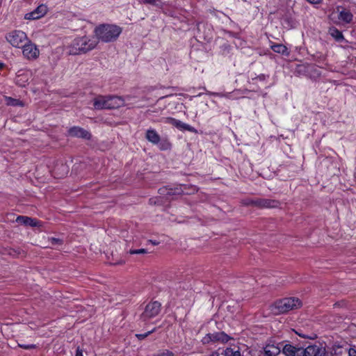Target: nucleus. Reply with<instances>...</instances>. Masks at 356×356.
<instances>
[{
	"mask_svg": "<svg viewBox=\"0 0 356 356\" xmlns=\"http://www.w3.org/2000/svg\"><path fill=\"white\" fill-rule=\"evenodd\" d=\"M189 188H191L193 192L197 191V188L195 186L183 184L174 188L163 186L159 189L158 193L164 197L165 202H171L176 200L178 196L184 194L185 191Z\"/></svg>",
	"mask_w": 356,
	"mask_h": 356,
	"instance_id": "nucleus-4",
	"label": "nucleus"
},
{
	"mask_svg": "<svg viewBox=\"0 0 356 356\" xmlns=\"http://www.w3.org/2000/svg\"><path fill=\"white\" fill-rule=\"evenodd\" d=\"M328 33L337 42H342L344 40L342 32L335 26L330 27Z\"/></svg>",
	"mask_w": 356,
	"mask_h": 356,
	"instance_id": "nucleus-23",
	"label": "nucleus"
},
{
	"mask_svg": "<svg viewBox=\"0 0 356 356\" xmlns=\"http://www.w3.org/2000/svg\"><path fill=\"white\" fill-rule=\"evenodd\" d=\"M153 356H175V353L168 349H163Z\"/></svg>",
	"mask_w": 356,
	"mask_h": 356,
	"instance_id": "nucleus-27",
	"label": "nucleus"
},
{
	"mask_svg": "<svg viewBox=\"0 0 356 356\" xmlns=\"http://www.w3.org/2000/svg\"><path fill=\"white\" fill-rule=\"evenodd\" d=\"M128 253L130 254H146L147 253V249L140 248V249H130L128 251Z\"/></svg>",
	"mask_w": 356,
	"mask_h": 356,
	"instance_id": "nucleus-30",
	"label": "nucleus"
},
{
	"mask_svg": "<svg viewBox=\"0 0 356 356\" xmlns=\"http://www.w3.org/2000/svg\"><path fill=\"white\" fill-rule=\"evenodd\" d=\"M67 135L71 137L79 138L85 140H90L92 138V135L88 131L77 126L70 127L67 131Z\"/></svg>",
	"mask_w": 356,
	"mask_h": 356,
	"instance_id": "nucleus-13",
	"label": "nucleus"
},
{
	"mask_svg": "<svg viewBox=\"0 0 356 356\" xmlns=\"http://www.w3.org/2000/svg\"><path fill=\"white\" fill-rule=\"evenodd\" d=\"M271 49L275 53H278L286 56H288L290 54L288 48L282 44H274L271 46Z\"/></svg>",
	"mask_w": 356,
	"mask_h": 356,
	"instance_id": "nucleus-24",
	"label": "nucleus"
},
{
	"mask_svg": "<svg viewBox=\"0 0 356 356\" xmlns=\"http://www.w3.org/2000/svg\"><path fill=\"white\" fill-rule=\"evenodd\" d=\"M161 311V303L157 300L151 301L146 305L143 312L140 316L143 322H147L156 317Z\"/></svg>",
	"mask_w": 356,
	"mask_h": 356,
	"instance_id": "nucleus-7",
	"label": "nucleus"
},
{
	"mask_svg": "<svg viewBox=\"0 0 356 356\" xmlns=\"http://www.w3.org/2000/svg\"><path fill=\"white\" fill-rule=\"evenodd\" d=\"M267 78H268V75H266L264 74H261L256 77L257 79H259L261 81H266Z\"/></svg>",
	"mask_w": 356,
	"mask_h": 356,
	"instance_id": "nucleus-38",
	"label": "nucleus"
},
{
	"mask_svg": "<svg viewBox=\"0 0 356 356\" xmlns=\"http://www.w3.org/2000/svg\"><path fill=\"white\" fill-rule=\"evenodd\" d=\"M8 42L15 47H22L28 40L26 34L19 30H15L6 35Z\"/></svg>",
	"mask_w": 356,
	"mask_h": 356,
	"instance_id": "nucleus-8",
	"label": "nucleus"
},
{
	"mask_svg": "<svg viewBox=\"0 0 356 356\" xmlns=\"http://www.w3.org/2000/svg\"><path fill=\"white\" fill-rule=\"evenodd\" d=\"M145 138L158 146L161 151L170 150L172 148V143L168 137H161L156 131L154 129H149L146 131Z\"/></svg>",
	"mask_w": 356,
	"mask_h": 356,
	"instance_id": "nucleus-5",
	"label": "nucleus"
},
{
	"mask_svg": "<svg viewBox=\"0 0 356 356\" xmlns=\"http://www.w3.org/2000/svg\"><path fill=\"white\" fill-rule=\"evenodd\" d=\"M280 206V201L266 198H254L253 207L259 209L277 208Z\"/></svg>",
	"mask_w": 356,
	"mask_h": 356,
	"instance_id": "nucleus-11",
	"label": "nucleus"
},
{
	"mask_svg": "<svg viewBox=\"0 0 356 356\" xmlns=\"http://www.w3.org/2000/svg\"><path fill=\"white\" fill-rule=\"evenodd\" d=\"M283 346L284 341L276 343L270 340L264 348V355L266 356H277L281 351L282 352Z\"/></svg>",
	"mask_w": 356,
	"mask_h": 356,
	"instance_id": "nucleus-12",
	"label": "nucleus"
},
{
	"mask_svg": "<svg viewBox=\"0 0 356 356\" xmlns=\"http://www.w3.org/2000/svg\"><path fill=\"white\" fill-rule=\"evenodd\" d=\"M225 33L226 34H227L228 35L231 36V37H233V38H237L238 36V34L236 33H234L232 31H225Z\"/></svg>",
	"mask_w": 356,
	"mask_h": 356,
	"instance_id": "nucleus-39",
	"label": "nucleus"
},
{
	"mask_svg": "<svg viewBox=\"0 0 356 356\" xmlns=\"http://www.w3.org/2000/svg\"><path fill=\"white\" fill-rule=\"evenodd\" d=\"M107 98L109 109H115L124 106V101L126 99H129V96L124 98L117 95H107Z\"/></svg>",
	"mask_w": 356,
	"mask_h": 356,
	"instance_id": "nucleus-19",
	"label": "nucleus"
},
{
	"mask_svg": "<svg viewBox=\"0 0 356 356\" xmlns=\"http://www.w3.org/2000/svg\"><path fill=\"white\" fill-rule=\"evenodd\" d=\"M339 349H341V348L339 347L337 349H336L334 350V354L335 355H341L342 353V350H340L339 351H338Z\"/></svg>",
	"mask_w": 356,
	"mask_h": 356,
	"instance_id": "nucleus-44",
	"label": "nucleus"
},
{
	"mask_svg": "<svg viewBox=\"0 0 356 356\" xmlns=\"http://www.w3.org/2000/svg\"><path fill=\"white\" fill-rule=\"evenodd\" d=\"M23 48V55L29 59H35L39 56V49L37 46L30 41L24 43L22 47Z\"/></svg>",
	"mask_w": 356,
	"mask_h": 356,
	"instance_id": "nucleus-15",
	"label": "nucleus"
},
{
	"mask_svg": "<svg viewBox=\"0 0 356 356\" xmlns=\"http://www.w3.org/2000/svg\"><path fill=\"white\" fill-rule=\"evenodd\" d=\"M283 26L287 29H294L297 26V21L290 10H287L281 17Z\"/></svg>",
	"mask_w": 356,
	"mask_h": 356,
	"instance_id": "nucleus-18",
	"label": "nucleus"
},
{
	"mask_svg": "<svg viewBox=\"0 0 356 356\" xmlns=\"http://www.w3.org/2000/svg\"><path fill=\"white\" fill-rule=\"evenodd\" d=\"M234 339L233 337H230L223 331L214 332L213 333L207 334L201 340V342L204 345L213 344V343H221L225 344L229 341Z\"/></svg>",
	"mask_w": 356,
	"mask_h": 356,
	"instance_id": "nucleus-6",
	"label": "nucleus"
},
{
	"mask_svg": "<svg viewBox=\"0 0 356 356\" xmlns=\"http://www.w3.org/2000/svg\"><path fill=\"white\" fill-rule=\"evenodd\" d=\"M156 327H154V328H153L152 330L148 331V332H145V333H144V334H136V337L138 340H140V341L143 340V339H145L146 337H147L149 334H151L154 333V332L156 331Z\"/></svg>",
	"mask_w": 356,
	"mask_h": 356,
	"instance_id": "nucleus-29",
	"label": "nucleus"
},
{
	"mask_svg": "<svg viewBox=\"0 0 356 356\" xmlns=\"http://www.w3.org/2000/svg\"><path fill=\"white\" fill-rule=\"evenodd\" d=\"M3 254L11 256L14 258L19 257L24 254V251L19 248H5Z\"/></svg>",
	"mask_w": 356,
	"mask_h": 356,
	"instance_id": "nucleus-25",
	"label": "nucleus"
},
{
	"mask_svg": "<svg viewBox=\"0 0 356 356\" xmlns=\"http://www.w3.org/2000/svg\"><path fill=\"white\" fill-rule=\"evenodd\" d=\"M345 353H348V356H356V349L355 347L346 348H344Z\"/></svg>",
	"mask_w": 356,
	"mask_h": 356,
	"instance_id": "nucleus-31",
	"label": "nucleus"
},
{
	"mask_svg": "<svg viewBox=\"0 0 356 356\" xmlns=\"http://www.w3.org/2000/svg\"><path fill=\"white\" fill-rule=\"evenodd\" d=\"M302 305L298 298H285L276 300L270 305V310L274 315H280L291 310L298 309Z\"/></svg>",
	"mask_w": 356,
	"mask_h": 356,
	"instance_id": "nucleus-3",
	"label": "nucleus"
},
{
	"mask_svg": "<svg viewBox=\"0 0 356 356\" xmlns=\"http://www.w3.org/2000/svg\"><path fill=\"white\" fill-rule=\"evenodd\" d=\"M149 242L152 243L154 245H157L159 243L156 241H152V240H149Z\"/></svg>",
	"mask_w": 356,
	"mask_h": 356,
	"instance_id": "nucleus-47",
	"label": "nucleus"
},
{
	"mask_svg": "<svg viewBox=\"0 0 356 356\" xmlns=\"http://www.w3.org/2000/svg\"><path fill=\"white\" fill-rule=\"evenodd\" d=\"M60 168H62V170L63 172V175H67V172H68V168L66 165H64V164H62L60 165Z\"/></svg>",
	"mask_w": 356,
	"mask_h": 356,
	"instance_id": "nucleus-40",
	"label": "nucleus"
},
{
	"mask_svg": "<svg viewBox=\"0 0 356 356\" xmlns=\"http://www.w3.org/2000/svg\"><path fill=\"white\" fill-rule=\"evenodd\" d=\"M9 100H10L9 104L13 105V106H17V102H19L18 99H13V98H11V97L9 98Z\"/></svg>",
	"mask_w": 356,
	"mask_h": 356,
	"instance_id": "nucleus-41",
	"label": "nucleus"
},
{
	"mask_svg": "<svg viewBox=\"0 0 356 356\" xmlns=\"http://www.w3.org/2000/svg\"><path fill=\"white\" fill-rule=\"evenodd\" d=\"M15 221L19 224L32 227L38 226L40 223L38 220L25 216H18Z\"/></svg>",
	"mask_w": 356,
	"mask_h": 356,
	"instance_id": "nucleus-21",
	"label": "nucleus"
},
{
	"mask_svg": "<svg viewBox=\"0 0 356 356\" xmlns=\"http://www.w3.org/2000/svg\"><path fill=\"white\" fill-rule=\"evenodd\" d=\"M122 31V28L115 24H101L95 28L93 33L95 36V39L98 42L108 43L115 41L120 36Z\"/></svg>",
	"mask_w": 356,
	"mask_h": 356,
	"instance_id": "nucleus-1",
	"label": "nucleus"
},
{
	"mask_svg": "<svg viewBox=\"0 0 356 356\" xmlns=\"http://www.w3.org/2000/svg\"><path fill=\"white\" fill-rule=\"evenodd\" d=\"M221 355L222 356H243L240 348L236 346L227 347L222 350Z\"/></svg>",
	"mask_w": 356,
	"mask_h": 356,
	"instance_id": "nucleus-22",
	"label": "nucleus"
},
{
	"mask_svg": "<svg viewBox=\"0 0 356 356\" xmlns=\"http://www.w3.org/2000/svg\"><path fill=\"white\" fill-rule=\"evenodd\" d=\"M165 203L164 197L160 195L158 197H153L149 199V204L150 205L161 206Z\"/></svg>",
	"mask_w": 356,
	"mask_h": 356,
	"instance_id": "nucleus-26",
	"label": "nucleus"
},
{
	"mask_svg": "<svg viewBox=\"0 0 356 356\" xmlns=\"http://www.w3.org/2000/svg\"><path fill=\"white\" fill-rule=\"evenodd\" d=\"M254 198H247L243 201V204L245 206H252L253 207Z\"/></svg>",
	"mask_w": 356,
	"mask_h": 356,
	"instance_id": "nucleus-36",
	"label": "nucleus"
},
{
	"mask_svg": "<svg viewBox=\"0 0 356 356\" xmlns=\"http://www.w3.org/2000/svg\"><path fill=\"white\" fill-rule=\"evenodd\" d=\"M6 67L5 63L0 61V70L3 69Z\"/></svg>",
	"mask_w": 356,
	"mask_h": 356,
	"instance_id": "nucleus-45",
	"label": "nucleus"
},
{
	"mask_svg": "<svg viewBox=\"0 0 356 356\" xmlns=\"http://www.w3.org/2000/svg\"><path fill=\"white\" fill-rule=\"evenodd\" d=\"M294 332L296 334H298V336H300V337H302L303 339H315L317 337L315 334H313L312 335H310V336L307 335V334H305L302 333V330L300 329L295 330Z\"/></svg>",
	"mask_w": 356,
	"mask_h": 356,
	"instance_id": "nucleus-28",
	"label": "nucleus"
},
{
	"mask_svg": "<svg viewBox=\"0 0 356 356\" xmlns=\"http://www.w3.org/2000/svg\"><path fill=\"white\" fill-rule=\"evenodd\" d=\"M93 106L97 110L109 109L107 96L99 95L95 98Z\"/></svg>",
	"mask_w": 356,
	"mask_h": 356,
	"instance_id": "nucleus-20",
	"label": "nucleus"
},
{
	"mask_svg": "<svg viewBox=\"0 0 356 356\" xmlns=\"http://www.w3.org/2000/svg\"><path fill=\"white\" fill-rule=\"evenodd\" d=\"M98 44V41L89 36L77 37L67 47L70 55H81L93 50Z\"/></svg>",
	"mask_w": 356,
	"mask_h": 356,
	"instance_id": "nucleus-2",
	"label": "nucleus"
},
{
	"mask_svg": "<svg viewBox=\"0 0 356 356\" xmlns=\"http://www.w3.org/2000/svg\"><path fill=\"white\" fill-rule=\"evenodd\" d=\"M165 122L173 125L180 131H188L191 133H197V129L195 127L175 118H167Z\"/></svg>",
	"mask_w": 356,
	"mask_h": 356,
	"instance_id": "nucleus-16",
	"label": "nucleus"
},
{
	"mask_svg": "<svg viewBox=\"0 0 356 356\" xmlns=\"http://www.w3.org/2000/svg\"><path fill=\"white\" fill-rule=\"evenodd\" d=\"M140 2L144 3V4H149L154 6L156 5V0H139Z\"/></svg>",
	"mask_w": 356,
	"mask_h": 356,
	"instance_id": "nucleus-37",
	"label": "nucleus"
},
{
	"mask_svg": "<svg viewBox=\"0 0 356 356\" xmlns=\"http://www.w3.org/2000/svg\"><path fill=\"white\" fill-rule=\"evenodd\" d=\"M213 95L214 96H218V97H222V94H220V93H213Z\"/></svg>",
	"mask_w": 356,
	"mask_h": 356,
	"instance_id": "nucleus-46",
	"label": "nucleus"
},
{
	"mask_svg": "<svg viewBox=\"0 0 356 356\" xmlns=\"http://www.w3.org/2000/svg\"><path fill=\"white\" fill-rule=\"evenodd\" d=\"M222 47L224 48L225 50H227V51L229 52L230 49H231V46L228 44H224L222 45Z\"/></svg>",
	"mask_w": 356,
	"mask_h": 356,
	"instance_id": "nucleus-43",
	"label": "nucleus"
},
{
	"mask_svg": "<svg viewBox=\"0 0 356 356\" xmlns=\"http://www.w3.org/2000/svg\"><path fill=\"white\" fill-rule=\"evenodd\" d=\"M309 3L314 6V7L318 8V5H321L323 2V0H305Z\"/></svg>",
	"mask_w": 356,
	"mask_h": 356,
	"instance_id": "nucleus-34",
	"label": "nucleus"
},
{
	"mask_svg": "<svg viewBox=\"0 0 356 356\" xmlns=\"http://www.w3.org/2000/svg\"><path fill=\"white\" fill-rule=\"evenodd\" d=\"M47 12V7L41 4L38 6L32 12L28 13L25 15L24 18L29 20L38 19L43 17Z\"/></svg>",
	"mask_w": 356,
	"mask_h": 356,
	"instance_id": "nucleus-17",
	"label": "nucleus"
},
{
	"mask_svg": "<svg viewBox=\"0 0 356 356\" xmlns=\"http://www.w3.org/2000/svg\"><path fill=\"white\" fill-rule=\"evenodd\" d=\"M314 72L316 75L318 76H320L321 73L319 72V71L317 70V68L314 66V65H309L308 67H307V72Z\"/></svg>",
	"mask_w": 356,
	"mask_h": 356,
	"instance_id": "nucleus-35",
	"label": "nucleus"
},
{
	"mask_svg": "<svg viewBox=\"0 0 356 356\" xmlns=\"http://www.w3.org/2000/svg\"><path fill=\"white\" fill-rule=\"evenodd\" d=\"M49 241L52 245H62L63 241L58 238L51 237L49 238Z\"/></svg>",
	"mask_w": 356,
	"mask_h": 356,
	"instance_id": "nucleus-33",
	"label": "nucleus"
},
{
	"mask_svg": "<svg viewBox=\"0 0 356 356\" xmlns=\"http://www.w3.org/2000/svg\"><path fill=\"white\" fill-rule=\"evenodd\" d=\"M302 356H325V348L321 345H309L306 346V343H302Z\"/></svg>",
	"mask_w": 356,
	"mask_h": 356,
	"instance_id": "nucleus-9",
	"label": "nucleus"
},
{
	"mask_svg": "<svg viewBox=\"0 0 356 356\" xmlns=\"http://www.w3.org/2000/svg\"><path fill=\"white\" fill-rule=\"evenodd\" d=\"M18 346L25 350H31L36 348V345L35 344L18 343Z\"/></svg>",
	"mask_w": 356,
	"mask_h": 356,
	"instance_id": "nucleus-32",
	"label": "nucleus"
},
{
	"mask_svg": "<svg viewBox=\"0 0 356 356\" xmlns=\"http://www.w3.org/2000/svg\"><path fill=\"white\" fill-rule=\"evenodd\" d=\"M337 10L338 12V19L343 24H350L353 22V14L347 8L337 6Z\"/></svg>",
	"mask_w": 356,
	"mask_h": 356,
	"instance_id": "nucleus-14",
	"label": "nucleus"
},
{
	"mask_svg": "<svg viewBox=\"0 0 356 356\" xmlns=\"http://www.w3.org/2000/svg\"><path fill=\"white\" fill-rule=\"evenodd\" d=\"M75 356H83V350L79 346L76 348Z\"/></svg>",
	"mask_w": 356,
	"mask_h": 356,
	"instance_id": "nucleus-42",
	"label": "nucleus"
},
{
	"mask_svg": "<svg viewBox=\"0 0 356 356\" xmlns=\"http://www.w3.org/2000/svg\"><path fill=\"white\" fill-rule=\"evenodd\" d=\"M302 343H284L282 353L286 356H302Z\"/></svg>",
	"mask_w": 356,
	"mask_h": 356,
	"instance_id": "nucleus-10",
	"label": "nucleus"
}]
</instances>
